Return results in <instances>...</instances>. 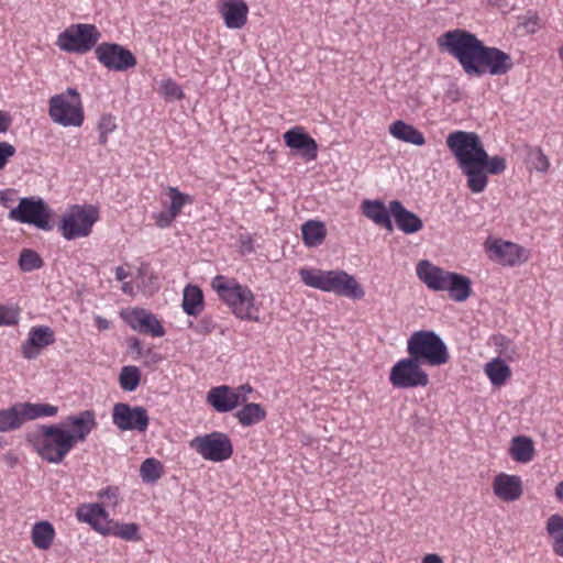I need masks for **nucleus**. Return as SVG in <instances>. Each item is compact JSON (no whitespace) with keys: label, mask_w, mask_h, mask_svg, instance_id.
Segmentation results:
<instances>
[{"label":"nucleus","mask_w":563,"mask_h":563,"mask_svg":"<svg viewBox=\"0 0 563 563\" xmlns=\"http://www.w3.org/2000/svg\"><path fill=\"white\" fill-rule=\"evenodd\" d=\"M299 276L305 285L321 291L333 292L354 300L365 296L364 288L355 276L343 269L300 268Z\"/></svg>","instance_id":"1"},{"label":"nucleus","mask_w":563,"mask_h":563,"mask_svg":"<svg viewBox=\"0 0 563 563\" xmlns=\"http://www.w3.org/2000/svg\"><path fill=\"white\" fill-rule=\"evenodd\" d=\"M446 146L456 158L457 165L467 179V185L478 184L482 179L475 165L483 162L485 148L474 132L454 131L446 136Z\"/></svg>","instance_id":"2"},{"label":"nucleus","mask_w":563,"mask_h":563,"mask_svg":"<svg viewBox=\"0 0 563 563\" xmlns=\"http://www.w3.org/2000/svg\"><path fill=\"white\" fill-rule=\"evenodd\" d=\"M439 46L446 49L461 64L467 75L481 76L476 63L484 46L474 34L465 30H453L439 37Z\"/></svg>","instance_id":"3"},{"label":"nucleus","mask_w":563,"mask_h":563,"mask_svg":"<svg viewBox=\"0 0 563 563\" xmlns=\"http://www.w3.org/2000/svg\"><path fill=\"white\" fill-rule=\"evenodd\" d=\"M407 352L423 365L433 367L448 363L450 358L446 344L431 330L413 332L407 341Z\"/></svg>","instance_id":"4"},{"label":"nucleus","mask_w":563,"mask_h":563,"mask_svg":"<svg viewBox=\"0 0 563 563\" xmlns=\"http://www.w3.org/2000/svg\"><path fill=\"white\" fill-rule=\"evenodd\" d=\"M49 119L62 126L79 128L85 121V112L79 92L67 88L60 93L52 96L48 100Z\"/></svg>","instance_id":"5"},{"label":"nucleus","mask_w":563,"mask_h":563,"mask_svg":"<svg viewBox=\"0 0 563 563\" xmlns=\"http://www.w3.org/2000/svg\"><path fill=\"white\" fill-rule=\"evenodd\" d=\"M75 446L70 431L62 424L42 426L35 443L37 454L48 463L58 464Z\"/></svg>","instance_id":"6"},{"label":"nucleus","mask_w":563,"mask_h":563,"mask_svg":"<svg viewBox=\"0 0 563 563\" xmlns=\"http://www.w3.org/2000/svg\"><path fill=\"white\" fill-rule=\"evenodd\" d=\"M211 286L238 318L252 319L254 295L250 288L238 284L235 280H227L221 275L213 278Z\"/></svg>","instance_id":"7"},{"label":"nucleus","mask_w":563,"mask_h":563,"mask_svg":"<svg viewBox=\"0 0 563 563\" xmlns=\"http://www.w3.org/2000/svg\"><path fill=\"white\" fill-rule=\"evenodd\" d=\"M101 34L93 24H73L57 37V46L68 53L85 54L99 41Z\"/></svg>","instance_id":"8"},{"label":"nucleus","mask_w":563,"mask_h":563,"mask_svg":"<svg viewBox=\"0 0 563 563\" xmlns=\"http://www.w3.org/2000/svg\"><path fill=\"white\" fill-rule=\"evenodd\" d=\"M189 446L203 460L214 463L227 461L233 454L231 439L227 433L219 431L195 437Z\"/></svg>","instance_id":"9"},{"label":"nucleus","mask_w":563,"mask_h":563,"mask_svg":"<svg viewBox=\"0 0 563 563\" xmlns=\"http://www.w3.org/2000/svg\"><path fill=\"white\" fill-rule=\"evenodd\" d=\"M422 363L409 355L399 360L390 369L389 382L395 388L424 387L429 384V376L422 369Z\"/></svg>","instance_id":"10"},{"label":"nucleus","mask_w":563,"mask_h":563,"mask_svg":"<svg viewBox=\"0 0 563 563\" xmlns=\"http://www.w3.org/2000/svg\"><path fill=\"white\" fill-rule=\"evenodd\" d=\"M9 218L21 223L33 224L42 230L51 229V209L42 199L33 197L20 199L18 207L10 210Z\"/></svg>","instance_id":"11"},{"label":"nucleus","mask_w":563,"mask_h":563,"mask_svg":"<svg viewBox=\"0 0 563 563\" xmlns=\"http://www.w3.org/2000/svg\"><path fill=\"white\" fill-rule=\"evenodd\" d=\"M112 422L121 431L144 432L148 427L150 417L144 407L117 402L112 408Z\"/></svg>","instance_id":"12"},{"label":"nucleus","mask_w":563,"mask_h":563,"mask_svg":"<svg viewBox=\"0 0 563 563\" xmlns=\"http://www.w3.org/2000/svg\"><path fill=\"white\" fill-rule=\"evenodd\" d=\"M97 220L98 211L95 208L76 207L63 219L62 234L67 240L87 236Z\"/></svg>","instance_id":"13"},{"label":"nucleus","mask_w":563,"mask_h":563,"mask_svg":"<svg viewBox=\"0 0 563 563\" xmlns=\"http://www.w3.org/2000/svg\"><path fill=\"white\" fill-rule=\"evenodd\" d=\"M95 53L97 59L108 69L124 71L136 65L134 55L119 44L101 43Z\"/></svg>","instance_id":"14"},{"label":"nucleus","mask_w":563,"mask_h":563,"mask_svg":"<svg viewBox=\"0 0 563 563\" xmlns=\"http://www.w3.org/2000/svg\"><path fill=\"white\" fill-rule=\"evenodd\" d=\"M481 70V76L489 73L493 76L507 74L514 66L509 54L489 46H483L476 63Z\"/></svg>","instance_id":"15"},{"label":"nucleus","mask_w":563,"mask_h":563,"mask_svg":"<svg viewBox=\"0 0 563 563\" xmlns=\"http://www.w3.org/2000/svg\"><path fill=\"white\" fill-rule=\"evenodd\" d=\"M122 317L134 331L142 334L152 336H163L165 334V330L155 314L145 309L133 308L122 312Z\"/></svg>","instance_id":"16"},{"label":"nucleus","mask_w":563,"mask_h":563,"mask_svg":"<svg viewBox=\"0 0 563 563\" xmlns=\"http://www.w3.org/2000/svg\"><path fill=\"white\" fill-rule=\"evenodd\" d=\"M489 251L490 258L501 265L515 266L529 260V252L525 247L508 241L494 242Z\"/></svg>","instance_id":"17"},{"label":"nucleus","mask_w":563,"mask_h":563,"mask_svg":"<svg viewBox=\"0 0 563 563\" xmlns=\"http://www.w3.org/2000/svg\"><path fill=\"white\" fill-rule=\"evenodd\" d=\"M285 144L299 151L306 161H313L318 156V144L301 126H294L283 135Z\"/></svg>","instance_id":"18"},{"label":"nucleus","mask_w":563,"mask_h":563,"mask_svg":"<svg viewBox=\"0 0 563 563\" xmlns=\"http://www.w3.org/2000/svg\"><path fill=\"white\" fill-rule=\"evenodd\" d=\"M79 521L88 523L93 530L109 534L112 520L100 504H82L76 510Z\"/></svg>","instance_id":"19"},{"label":"nucleus","mask_w":563,"mask_h":563,"mask_svg":"<svg viewBox=\"0 0 563 563\" xmlns=\"http://www.w3.org/2000/svg\"><path fill=\"white\" fill-rule=\"evenodd\" d=\"M54 341L55 333L49 327H33L29 332V339L21 346V353L24 358L33 360L42 349L53 344Z\"/></svg>","instance_id":"20"},{"label":"nucleus","mask_w":563,"mask_h":563,"mask_svg":"<svg viewBox=\"0 0 563 563\" xmlns=\"http://www.w3.org/2000/svg\"><path fill=\"white\" fill-rule=\"evenodd\" d=\"M65 429L66 427H71L70 435L73 437V441L75 444L77 442L85 441L90 432L97 427L96 413L93 410H82L77 415L68 416L65 420V423L62 424Z\"/></svg>","instance_id":"21"},{"label":"nucleus","mask_w":563,"mask_h":563,"mask_svg":"<svg viewBox=\"0 0 563 563\" xmlns=\"http://www.w3.org/2000/svg\"><path fill=\"white\" fill-rule=\"evenodd\" d=\"M239 395L233 394V387L220 385L212 387L206 396V401L217 412H230L239 407Z\"/></svg>","instance_id":"22"},{"label":"nucleus","mask_w":563,"mask_h":563,"mask_svg":"<svg viewBox=\"0 0 563 563\" xmlns=\"http://www.w3.org/2000/svg\"><path fill=\"white\" fill-rule=\"evenodd\" d=\"M494 494L503 501L518 500L522 495V482L517 475L500 473L493 482Z\"/></svg>","instance_id":"23"},{"label":"nucleus","mask_w":563,"mask_h":563,"mask_svg":"<svg viewBox=\"0 0 563 563\" xmlns=\"http://www.w3.org/2000/svg\"><path fill=\"white\" fill-rule=\"evenodd\" d=\"M219 12L228 29H242L247 22L249 7L243 0H225Z\"/></svg>","instance_id":"24"},{"label":"nucleus","mask_w":563,"mask_h":563,"mask_svg":"<svg viewBox=\"0 0 563 563\" xmlns=\"http://www.w3.org/2000/svg\"><path fill=\"white\" fill-rule=\"evenodd\" d=\"M416 273L418 278L433 291H442L450 274L449 271L435 266L427 260H422L417 264Z\"/></svg>","instance_id":"25"},{"label":"nucleus","mask_w":563,"mask_h":563,"mask_svg":"<svg viewBox=\"0 0 563 563\" xmlns=\"http://www.w3.org/2000/svg\"><path fill=\"white\" fill-rule=\"evenodd\" d=\"M506 167H507V162H506L505 157L498 156V155L490 157L487 154V152L485 151V157L483 158V162L475 165V169L479 170V173L482 175V179H484V181L479 180L478 184L476 183V186L467 185V187L470 188V190L473 194L483 192L486 189L487 184H488L487 174H492V175L501 174L506 169Z\"/></svg>","instance_id":"26"},{"label":"nucleus","mask_w":563,"mask_h":563,"mask_svg":"<svg viewBox=\"0 0 563 563\" xmlns=\"http://www.w3.org/2000/svg\"><path fill=\"white\" fill-rule=\"evenodd\" d=\"M389 210L400 231L406 234L419 232L422 227V220L413 212L407 210L398 200L389 202Z\"/></svg>","instance_id":"27"},{"label":"nucleus","mask_w":563,"mask_h":563,"mask_svg":"<svg viewBox=\"0 0 563 563\" xmlns=\"http://www.w3.org/2000/svg\"><path fill=\"white\" fill-rule=\"evenodd\" d=\"M362 213L373 221L376 225L383 227L388 231H393L394 227L390 220V210L387 209L382 200H363L361 205Z\"/></svg>","instance_id":"28"},{"label":"nucleus","mask_w":563,"mask_h":563,"mask_svg":"<svg viewBox=\"0 0 563 563\" xmlns=\"http://www.w3.org/2000/svg\"><path fill=\"white\" fill-rule=\"evenodd\" d=\"M442 291H448L452 300L463 302L472 294V282L467 276L450 272Z\"/></svg>","instance_id":"29"},{"label":"nucleus","mask_w":563,"mask_h":563,"mask_svg":"<svg viewBox=\"0 0 563 563\" xmlns=\"http://www.w3.org/2000/svg\"><path fill=\"white\" fill-rule=\"evenodd\" d=\"M389 133L397 140L421 146L426 143L423 134L413 125L401 120L395 121L389 125Z\"/></svg>","instance_id":"30"},{"label":"nucleus","mask_w":563,"mask_h":563,"mask_svg":"<svg viewBox=\"0 0 563 563\" xmlns=\"http://www.w3.org/2000/svg\"><path fill=\"white\" fill-rule=\"evenodd\" d=\"M55 539V529L49 521L43 520L33 525L31 540L38 550H48Z\"/></svg>","instance_id":"31"},{"label":"nucleus","mask_w":563,"mask_h":563,"mask_svg":"<svg viewBox=\"0 0 563 563\" xmlns=\"http://www.w3.org/2000/svg\"><path fill=\"white\" fill-rule=\"evenodd\" d=\"M534 443L531 438L526 435L512 438L509 454L516 462H530L534 456Z\"/></svg>","instance_id":"32"},{"label":"nucleus","mask_w":563,"mask_h":563,"mask_svg":"<svg viewBox=\"0 0 563 563\" xmlns=\"http://www.w3.org/2000/svg\"><path fill=\"white\" fill-rule=\"evenodd\" d=\"M301 235L306 246L316 247L323 243L327 229L321 221L308 220L301 225Z\"/></svg>","instance_id":"33"},{"label":"nucleus","mask_w":563,"mask_h":563,"mask_svg":"<svg viewBox=\"0 0 563 563\" xmlns=\"http://www.w3.org/2000/svg\"><path fill=\"white\" fill-rule=\"evenodd\" d=\"M24 422L21 402L7 409H0V433L18 430Z\"/></svg>","instance_id":"34"},{"label":"nucleus","mask_w":563,"mask_h":563,"mask_svg":"<svg viewBox=\"0 0 563 563\" xmlns=\"http://www.w3.org/2000/svg\"><path fill=\"white\" fill-rule=\"evenodd\" d=\"M266 417L265 409L255 402H245L243 407L236 411L235 418L243 427H251L260 423Z\"/></svg>","instance_id":"35"},{"label":"nucleus","mask_w":563,"mask_h":563,"mask_svg":"<svg viewBox=\"0 0 563 563\" xmlns=\"http://www.w3.org/2000/svg\"><path fill=\"white\" fill-rule=\"evenodd\" d=\"M485 373L494 386L504 385L511 374L509 366L499 357L485 365Z\"/></svg>","instance_id":"36"},{"label":"nucleus","mask_w":563,"mask_h":563,"mask_svg":"<svg viewBox=\"0 0 563 563\" xmlns=\"http://www.w3.org/2000/svg\"><path fill=\"white\" fill-rule=\"evenodd\" d=\"M202 292L196 286H187L184 289L183 309L188 316H197L202 309Z\"/></svg>","instance_id":"37"},{"label":"nucleus","mask_w":563,"mask_h":563,"mask_svg":"<svg viewBox=\"0 0 563 563\" xmlns=\"http://www.w3.org/2000/svg\"><path fill=\"white\" fill-rule=\"evenodd\" d=\"M545 531L552 540L553 552L563 547V516L551 515L545 522Z\"/></svg>","instance_id":"38"},{"label":"nucleus","mask_w":563,"mask_h":563,"mask_svg":"<svg viewBox=\"0 0 563 563\" xmlns=\"http://www.w3.org/2000/svg\"><path fill=\"white\" fill-rule=\"evenodd\" d=\"M21 408L24 421L34 420L40 417H52L58 412V408L49 404L21 402Z\"/></svg>","instance_id":"39"},{"label":"nucleus","mask_w":563,"mask_h":563,"mask_svg":"<svg viewBox=\"0 0 563 563\" xmlns=\"http://www.w3.org/2000/svg\"><path fill=\"white\" fill-rule=\"evenodd\" d=\"M163 464L153 457L143 461L140 467V476L145 483H156L163 475Z\"/></svg>","instance_id":"40"},{"label":"nucleus","mask_w":563,"mask_h":563,"mask_svg":"<svg viewBox=\"0 0 563 563\" xmlns=\"http://www.w3.org/2000/svg\"><path fill=\"white\" fill-rule=\"evenodd\" d=\"M141 380V372L136 366H123L120 375L119 383L123 390L133 391L137 388Z\"/></svg>","instance_id":"41"},{"label":"nucleus","mask_w":563,"mask_h":563,"mask_svg":"<svg viewBox=\"0 0 563 563\" xmlns=\"http://www.w3.org/2000/svg\"><path fill=\"white\" fill-rule=\"evenodd\" d=\"M166 194L170 199L168 209L176 216L180 213L185 205L192 202L191 196L180 192L176 187H168Z\"/></svg>","instance_id":"42"},{"label":"nucleus","mask_w":563,"mask_h":563,"mask_svg":"<svg viewBox=\"0 0 563 563\" xmlns=\"http://www.w3.org/2000/svg\"><path fill=\"white\" fill-rule=\"evenodd\" d=\"M19 266L22 272H32L43 266V260L36 252L25 249L20 254Z\"/></svg>","instance_id":"43"},{"label":"nucleus","mask_w":563,"mask_h":563,"mask_svg":"<svg viewBox=\"0 0 563 563\" xmlns=\"http://www.w3.org/2000/svg\"><path fill=\"white\" fill-rule=\"evenodd\" d=\"M527 164L530 168L545 173L550 167V162L540 148H530L527 155Z\"/></svg>","instance_id":"44"},{"label":"nucleus","mask_w":563,"mask_h":563,"mask_svg":"<svg viewBox=\"0 0 563 563\" xmlns=\"http://www.w3.org/2000/svg\"><path fill=\"white\" fill-rule=\"evenodd\" d=\"M139 527L136 523H118L112 521L109 534H113L124 540H137Z\"/></svg>","instance_id":"45"},{"label":"nucleus","mask_w":563,"mask_h":563,"mask_svg":"<svg viewBox=\"0 0 563 563\" xmlns=\"http://www.w3.org/2000/svg\"><path fill=\"white\" fill-rule=\"evenodd\" d=\"M159 92L169 100H180L184 97L180 86L172 79H165L161 82Z\"/></svg>","instance_id":"46"},{"label":"nucleus","mask_w":563,"mask_h":563,"mask_svg":"<svg viewBox=\"0 0 563 563\" xmlns=\"http://www.w3.org/2000/svg\"><path fill=\"white\" fill-rule=\"evenodd\" d=\"M115 128H117V125H115L113 117H111L109 114L101 117L99 124H98V129L100 132L99 142L101 145L107 144L108 135L110 133H112L115 130Z\"/></svg>","instance_id":"47"},{"label":"nucleus","mask_w":563,"mask_h":563,"mask_svg":"<svg viewBox=\"0 0 563 563\" xmlns=\"http://www.w3.org/2000/svg\"><path fill=\"white\" fill-rule=\"evenodd\" d=\"M19 321V310L16 308L0 305V325H13Z\"/></svg>","instance_id":"48"},{"label":"nucleus","mask_w":563,"mask_h":563,"mask_svg":"<svg viewBox=\"0 0 563 563\" xmlns=\"http://www.w3.org/2000/svg\"><path fill=\"white\" fill-rule=\"evenodd\" d=\"M495 345L499 349V353L508 360H511L516 354L514 344L505 336L495 338Z\"/></svg>","instance_id":"49"},{"label":"nucleus","mask_w":563,"mask_h":563,"mask_svg":"<svg viewBox=\"0 0 563 563\" xmlns=\"http://www.w3.org/2000/svg\"><path fill=\"white\" fill-rule=\"evenodd\" d=\"M15 147L8 142H0V170H2L10 158L15 155Z\"/></svg>","instance_id":"50"},{"label":"nucleus","mask_w":563,"mask_h":563,"mask_svg":"<svg viewBox=\"0 0 563 563\" xmlns=\"http://www.w3.org/2000/svg\"><path fill=\"white\" fill-rule=\"evenodd\" d=\"M176 217L177 216L175 213H173L169 209H167L166 211H162V212L157 213L156 216H154V218L156 220V224L159 228L169 227Z\"/></svg>","instance_id":"51"},{"label":"nucleus","mask_w":563,"mask_h":563,"mask_svg":"<svg viewBox=\"0 0 563 563\" xmlns=\"http://www.w3.org/2000/svg\"><path fill=\"white\" fill-rule=\"evenodd\" d=\"M239 252L242 255L253 252V238L245 233L239 236Z\"/></svg>","instance_id":"52"},{"label":"nucleus","mask_w":563,"mask_h":563,"mask_svg":"<svg viewBox=\"0 0 563 563\" xmlns=\"http://www.w3.org/2000/svg\"><path fill=\"white\" fill-rule=\"evenodd\" d=\"M252 387L247 384L241 385L236 388H233V394L239 395V406L243 405L247 400V395L252 393Z\"/></svg>","instance_id":"53"},{"label":"nucleus","mask_w":563,"mask_h":563,"mask_svg":"<svg viewBox=\"0 0 563 563\" xmlns=\"http://www.w3.org/2000/svg\"><path fill=\"white\" fill-rule=\"evenodd\" d=\"M11 125V118L8 113L0 110V133H4Z\"/></svg>","instance_id":"54"},{"label":"nucleus","mask_w":563,"mask_h":563,"mask_svg":"<svg viewBox=\"0 0 563 563\" xmlns=\"http://www.w3.org/2000/svg\"><path fill=\"white\" fill-rule=\"evenodd\" d=\"M422 563H443V561L440 555L432 553V554H427L422 559Z\"/></svg>","instance_id":"55"},{"label":"nucleus","mask_w":563,"mask_h":563,"mask_svg":"<svg viewBox=\"0 0 563 563\" xmlns=\"http://www.w3.org/2000/svg\"><path fill=\"white\" fill-rule=\"evenodd\" d=\"M129 276V272L123 266L115 268V278L120 282L124 280Z\"/></svg>","instance_id":"56"},{"label":"nucleus","mask_w":563,"mask_h":563,"mask_svg":"<svg viewBox=\"0 0 563 563\" xmlns=\"http://www.w3.org/2000/svg\"><path fill=\"white\" fill-rule=\"evenodd\" d=\"M95 321H96L97 327L100 330H107L109 328V324H110L109 321L101 316H97Z\"/></svg>","instance_id":"57"},{"label":"nucleus","mask_w":563,"mask_h":563,"mask_svg":"<svg viewBox=\"0 0 563 563\" xmlns=\"http://www.w3.org/2000/svg\"><path fill=\"white\" fill-rule=\"evenodd\" d=\"M117 488H111V487H108L106 489H103L101 493H100V497H108V498H115L117 497Z\"/></svg>","instance_id":"58"},{"label":"nucleus","mask_w":563,"mask_h":563,"mask_svg":"<svg viewBox=\"0 0 563 563\" xmlns=\"http://www.w3.org/2000/svg\"><path fill=\"white\" fill-rule=\"evenodd\" d=\"M555 496L559 500L563 501V481L556 485Z\"/></svg>","instance_id":"59"},{"label":"nucleus","mask_w":563,"mask_h":563,"mask_svg":"<svg viewBox=\"0 0 563 563\" xmlns=\"http://www.w3.org/2000/svg\"><path fill=\"white\" fill-rule=\"evenodd\" d=\"M122 291L124 294H128V295H132L133 294V286L131 283H123L122 287H121Z\"/></svg>","instance_id":"60"},{"label":"nucleus","mask_w":563,"mask_h":563,"mask_svg":"<svg viewBox=\"0 0 563 563\" xmlns=\"http://www.w3.org/2000/svg\"><path fill=\"white\" fill-rule=\"evenodd\" d=\"M131 349L133 351H136L137 353H141V343L137 339H134L132 344H131Z\"/></svg>","instance_id":"61"},{"label":"nucleus","mask_w":563,"mask_h":563,"mask_svg":"<svg viewBox=\"0 0 563 563\" xmlns=\"http://www.w3.org/2000/svg\"><path fill=\"white\" fill-rule=\"evenodd\" d=\"M144 275H145V268L144 267L139 268L137 277H143Z\"/></svg>","instance_id":"62"},{"label":"nucleus","mask_w":563,"mask_h":563,"mask_svg":"<svg viewBox=\"0 0 563 563\" xmlns=\"http://www.w3.org/2000/svg\"><path fill=\"white\" fill-rule=\"evenodd\" d=\"M558 556L562 558L563 559V545L554 552Z\"/></svg>","instance_id":"63"},{"label":"nucleus","mask_w":563,"mask_h":563,"mask_svg":"<svg viewBox=\"0 0 563 563\" xmlns=\"http://www.w3.org/2000/svg\"><path fill=\"white\" fill-rule=\"evenodd\" d=\"M559 56L563 63V46L559 49Z\"/></svg>","instance_id":"64"}]
</instances>
